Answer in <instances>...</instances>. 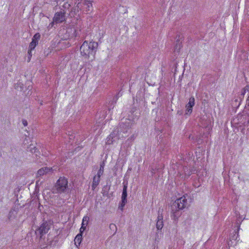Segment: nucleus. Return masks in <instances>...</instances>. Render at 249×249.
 <instances>
[{
  "instance_id": "obj_10",
  "label": "nucleus",
  "mask_w": 249,
  "mask_h": 249,
  "mask_svg": "<svg viewBox=\"0 0 249 249\" xmlns=\"http://www.w3.org/2000/svg\"><path fill=\"white\" fill-rule=\"evenodd\" d=\"M65 12L64 10H61L60 12H56L54 14L53 20L56 23H62L65 20Z\"/></svg>"
},
{
  "instance_id": "obj_26",
  "label": "nucleus",
  "mask_w": 249,
  "mask_h": 249,
  "mask_svg": "<svg viewBox=\"0 0 249 249\" xmlns=\"http://www.w3.org/2000/svg\"><path fill=\"white\" fill-rule=\"evenodd\" d=\"M22 124H23V125L24 126H27L28 125V122H27V121L26 120L23 119L22 120Z\"/></svg>"
},
{
  "instance_id": "obj_19",
  "label": "nucleus",
  "mask_w": 249,
  "mask_h": 249,
  "mask_svg": "<svg viewBox=\"0 0 249 249\" xmlns=\"http://www.w3.org/2000/svg\"><path fill=\"white\" fill-rule=\"evenodd\" d=\"M82 233H79L75 237L74 239V242L75 245L77 246V244H78V245H80L81 241H82Z\"/></svg>"
},
{
  "instance_id": "obj_29",
  "label": "nucleus",
  "mask_w": 249,
  "mask_h": 249,
  "mask_svg": "<svg viewBox=\"0 0 249 249\" xmlns=\"http://www.w3.org/2000/svg\"><path fill=\"white\" fill-rule=\"evenodd\" d=\"M181 37H180V36H178V38L176 40V44L177 45L178 44L179 45V44H180V39H181Z\"/></svg>"
},
{
  "instance_id": "obj_8",
  "label": "nucleus",
  "mask_w": 249,
  "mask_h": 249,
  "mask_svg": "<svg viewBox=\"0 0 249 249\" xmlns=\"http://www.w3.org/2000/svg\"><path fill=\"white\" fill-rule=\"evenodd\" d=\"M119 129L118 128L115 129L107 138V144H111L113 142H116L120 139Z\"/></svg>"
},
{
  "instance_id": "obj_35",
  "label": "nucleus",
  "mask_w": 249,
  "mask_h": 249,
  "mask_svg": "<svg viewBox=\"0 0 249 249\" xmlns=\"http://www.w3.org/2000/svg\"><path fill=\"white\" fill-rule=\"evenodd\" d=\"M134 139V136H131V137H130V141H132V140H133Z\"/></svg>"
},
{
  "instance_id": "obj_37",
  "label": "nucleus",
  "mask_w": 249,
  "mask_h": 249,
  "mask_svg": "<svg viewBox=\"0 0 249 249\" xmlns=\"http://www.w3.org/2000/svg\"><path fill=\"white\" fill-rule=\"evenodd\" d=\"M31 57H28V62H29V61H30V60H31Z\"/></svg>"
},
{
  "instance_id": "obj_33",
  "label": "nucleus",
  "mask_w": 249,
  "mask_h": 249,
  "mask_svg": "<svg viewBox=\"0 0 249 249\" xmlns=\"http://www.w3.org/2000/svg\"><path fill=\"white\" fill-rule=\"evenodd\" d=\"M47 244L49 245H53V241L52 240V241H48V240H47Z\"/></svg>"
},
{
  "instance_id": "obj_20",
  "label": "nucleus",
  "mask_w": 249,
  "mask_h": 249,
  "mask_svg": "<svg viewBox=\"0 0 249 249\" xmlns=\"http://www.w3.org/2000/svg\"><path fill=\"white\" fill-rule=\"evenodd\" d=\"M105 165V164L104 161H103L100 163V169L97 173V175H98V176H101L103 174Z\"/></svg>"
},
{
  "instance_id": "obj_13",
  "label": "nucleus",
  "mask_w": 249,
  "mask_h": 249,
  "mask_svg": "<svg viewBox=\"0 0 249 249\" xmlns=\"http://www.w3.org/2000/svg\"><path fill=\"white\" fill-rule=\"evenodd\" d=\"M53 171L52 168L47 167H42L38 170L37 172V177H41L47 173L53 172Z\"/></svg>"
},
{
  "instance_id": "obj_21",
  "label": "nucleus",
  "mask_w": 249,
  "mask_h": 249,
  "mask_svg": "<svg viewBox=\"0 0 249 249\" xmlns=\"http://www.w3.org/2000/svg\"><path fill=\"white\" fill-rule=\"evenodd\" d=\"M242 100L240 98L235 99L232 103V106L233 107L237 108L239 107Z\"/></svg>"
},
{
  "instance_id": "obj_25",
  "label": "nucleus",
  "mask_w": 249,
  "mask_h": 249,
  "mask_svg": "<svg viewBox=\"0 0 249 249\" xmlns=\"http://www.w3.org/2000/svg\"><path fill=\"white\" fill-rule=\"evenodd\" d=\"M54 22L55 21H54L53 20L49 24V25L47 27V28H48V30H50L52 28H53V27L54 26Z\"/></svg>"
},
{
  "instance_id": "obj_23",
  "label": "nucleus",
  "mask_w": 249,
  "mask_h": 249,
  "mask_svg": "<svg viewBox=\"0 0 249 249\" xmlns=\"http://www.w3.org/2000/svg\"><path fill=\"white\" fill-rule=\"evenodd\" d=\"M246 92V91L243 89H242L241 93L239 95V98L242 100L244 98V95Z\"/></svg>"
},
{
  "instance_id": "obj_18",
  "label": "nucleus",
  "mask_w": 249,
  "mask_h": 249,
  "mask_svg": "<svg viewBox=\"0 0 249 249\" xmlns=\"http://www.w3.org/2000/svg\"><path fill=\"white\" fill-rule=\"evenodd\" d=\"M110 188V185H106L103 187V188L102 189V193L103 196H107V197L109 196V191Z\"/></svg>"
},
{
  "instance_id": "obj_15",
  "label": "nucleus",
  "mask_w": 249,
  "mask_h": 249,
  "mask_svg": "<svg viewBox=\"0 0 249 249\" xmlns=\"http://www.w3.org/2000/svg\"><path fill=\"white\" fill-rule=\"evenodd\" d=\"M89 217L88 216H85L83 218L81 227L80 229V232L83 233L86 230V227L88 224Z\"/></svg>"
},
{
  "instance_id": "obj_6",
  "label": "nucleus",
  "mask_w": 249,
  "mask_h": 249,
  "mask_svg": "<svg viewBox=\"0 0 249 249\" xmlns=\"http://www.w3.org/2000/svg\"><path fill=\"white\" fill-rule=\"evenodd\" d=\"M52 223L50 221L44 220L39 227L36 230L35 232L37 236H39L40 239L46 234L51 228Z\"/></svg>"
},
{
  "instance_id": "obj_1",
  "label": "nucleus",
  "mask_w": 249,
  "mask_h": 249,
  "mask_svg": "<svg viewBox=\"0 0 249 249\" xmlns=\"http://www.w3.org/2000/svg\"><path fill=\"white\" fill-rule=\"evenodd\" d=\"M187 206V200L185 196L177 199L171 205L172 219L178 221L182 214L181 211Z\"/></svg>"
},
{
  "instance_id": "obj_9",
  "label": "nucleus",
  "mask_w": 249,
  "mask_h": 249,
  "mask_svg": "<svg viewBox=\"0 0 249 249\" xmlns=\"http://www.w3.org/2000/svg\"><path fill=\"white\" fill-rule=\"evenodd\" d=\"M127 182L125 183L123 182V189L122 195V200L120 204L119 208L122 210L123 209L124 207L125 206V204L127 202Z\"/></svg>"
},
{
  "instance_id": "obj_36",
  "label": "nucleus",
  "mask_w": 249,
  "mask_h": 249,
  "mask_svg": "<svg viewBox=\"0 0 249 249\" xmlns=\"http://www.w3.org/2000/svg\"><path fill=\"white\" fill-rule=\"evenodd\" d=\"M12 213V211H11L10 212H9V216H8V218L10 219V213Z\"/></svg>"
},
{
  "instance_id": "obj_2",
  "label": "nucleus",
  "mask_w": 249,
  "mask_h": 249,
  "mask_svg": "<svg viewBox=\"0 0 249 249\" xmlns=\"http://www.w3.org/2000/svg\"><path fill=\"white\" fill-rule=\"evenodd\" d=\"M98 47V42L93 40H85L80 48L81 55L85 59H89L90 56H92L94 58Z\"/></svg>"
},
{
  "instance_id": "obj_30",
  "label": "nucleus",
  "mask_w": 249,
  "mask_h": 249,
  "mask_svg": "<svg viewBox=\"0 0 249 249\" xmlns=\"http://www.w3.org/2000/svg\"><path fill=\"white\" fill-rule=\"evenodd\" d=\"M136 110H137L136 107H132L131 110V112L132 114H133Z\"/></svg>"
},
{
  "instance_id": "obj_11",
  "label": "nucleus",
  "mask_w": 249,
  "mask_h": 249,
  "mask_svg": "<svg viewBox=\"0 0 249 249\" xmlns=\"http://www.w3.org/2000/svg\"><path fill=\"white\" fill-rule=\"evenodd\" d=\"M40 35L39 33H37L34 35L32 38V41L29 44V48L30 49V50H34L38 44V40L40 39Z\"/></svg>"
},
{
  "instance_id": "obj_31",
  "label": "nucleus",
  "mask_w": 249,
  "mask_h": 249,
  "mask_svg": "<svg viewBox=\"0 0 249 249\" xmlns=\"http://www.w3.org/2000/svg\"><path fill=\"white\" fill-rule=\"evenodd\" d=\"M244 89L246 91H249V85H247L245 86V88H244Z\"/></svg>"
},
{
  "instance_id": "obj_24",
  "label": "nucleus",
  "mask_w": 249,
  "mask_h": 249,
  "mask_svg": "<svg viewBox=\"0 0 249 249\" xmlns=\"http://www.w3.org/2000/svg\"><path fill=\"white\" fill-rule=\"evenodd\" d=\"M30 151L32 153H36L37 152L38 149L36 147H34L33 148L30 147Z\"/></svg>"
},
{
  "instance_id": "obj_4",
  "label": "nucleus",
  "mask_w": 249,
  "mask_h": 249,
  "mask_svg": "<svg viewBox=\"0 0 249 249\" xmlns=\"http://www.w3.org/2000/svg\"><path fill=\"white\" fill-rule=\"evenodd\" d=\"M68 188V180L65 177H60L52 189L53 194H62L66 192Z\"/></svg>"
},
{
  "instance_id": "obj_7",
  "label": "nucleus",
  "mask_w": 249,
  "mask_h": 249,
  "mask_svg": "<svg viewBox=\"0 0 249 249\" xmlns=\"http://www.w3.org/2000/svg\"><path fill=\"white\" fill-rule=\"evenodd\" d=\"M132 124V122L129 119L122 120L119 125L120 133L122 132L124 133H127L128 130L131 128Z\"/></svg>"
},
{
  "instance_id": "obj_5",
  "label": "nucleus",
  "mask_w": 249,
  "mask_h": 249,
  "mask_svg": "<svg viewBox=\"0 0 249 249\" xmlns=\"http://www.w3.org/2000/svg\"><path fill=\"white\" fill-rule=\"evenodd\" d=\"M232 125L237 128L242 126L248 125L249 121L248 118H246L242 114H238L237 117L234 118L231 121Z\"/></svg>"
},
{
  "instance_id": "obj_34",
  "label": "nucleus",
  "mask_w": 249,
  "mask_h": 249,
  "mask_svg": "<svg viewBox=\"0 0 249 249\" xmlns=\"http://www.w3.org/2000/svg\"><path fill=\"white\" fill-rule=\"evenodd\" d=\"M134 139V136H131V137H130V141H132V140H133Z\"/></svg>"
},
{
  "instance_id": "obj_38",
  "label": "nucleus",
  "mask_w": 249,
  "mask_h": 249,
  "mask_svg": "<svg viewBox=\"0 0 249 249\" xmlns=\"http://www.w3.org/2000/svg\"><path fill=\"white\" fill-rule=\"evenodd\" d=\"M129 141V139H127V141L126 142H128Z\"/></svg>"
},
{
  "instance_id": "obj_3",
  "label": "nucleus",
  "mask_w": 249,
  "mask_h": 249,
  "mask_svg": "<svg viewBox=\"0 0 249 249\" xmlns=\"http://www.w3.org/2000/svg\"><path fill=\"white\" fill-rule=\"evenodd\" d=\"M92 1L90 0H81L77 4V9L76 8H72L71 11V14L72 16L76 15L79 10L82 11L83 13L88 14L93 10L92 4Z\"/></svg>"
},
{
  "instance_id": "obj_28",
  "label": "nucleus",
  "mask_w": 249,
  "mask_h": 249,
  "mask_svg": "<svg viewBox=\"0 0 249 249\" xmlns=\"http://www.w3.org/2000/svg\"><path fill=\"white\" fill-rule=\"evenodd\" d=\"M32 50H30V49L29 48V50L28 51V55L29 57H32Z\"/></svg>"
},
{
  "instance_id": "obj_17",
  "label": "nucleus",
  "mask_w": 249,
  "mask_h": 249,
  "mask_svg": "<svg viewBox=\"0 0 249 249\" xmlns=\"http://www.w3.org/2000/svg\"><path fill=\"white\" fill-rule=\"evenodd\" d=\"M240 222H239V223L237 222V223H236V225H237V231H235L233 232V235H232L230 237L231 241L232 240H236L238 237L239 236L238 231L240 229Z\"/></svg>"
},
{
  "instance_id": "obj_22",
  "label": "nucleus",
  "mask_w": 249,
  "mask_h": 249,
  "mask_svg": "<svg viewBox=\"0 0 249 249\" xmlns=\"http://www.w3.org/2000/svg\"><path fill=\"white\" fill-rule=\"evenodd\" d=\"M249 121V108H245L242 113Z\"/></svg>"
},
{
  "instance_id": "obj_27",
  "label": "nucleus",
  "mask_w": 249,
  "mask_h": 249,
  "mask_svg": "<svg viewBox=\"0 0 249 249\" xmlns=\"http://www.w3.org/2000/svg\"><path fill=\"white\" fill-rule=\"evenodd\" d=\"M109 228L110 229H113V228H115L116 231L117 230V227L116 226V225L114 224H110V225H109Z\"/></svg>"
},
{
  "instance_id": "obj_16",
  "label": "nucleus",
  "mask_w": 249,
  "mask_h": 249,
  "mask_svg": "<svg viewBox=\"0 0 249 249\" xmlns=\"http://www.w3.org/2000/svg\"><path fill=\"white\" fill-rule=\"evenodd\" d=\"M100 177L101 176H98V175H95L93 178V182L92 184V189L94 190L96 187L99 185V182L100 181Z\"/></svg>"
},
{
  "instance_id": "obj_12",
  "label": "nucleus",
  "mask_w": 249,
  "mask_h": 249,
  "mask_svg": "<svg viewBox=\"0 0 249 249\" xmlns=\"http://www.w3.org/2000/svg\"><path fill=\"white\" fill-rule=\"evenodd\" d=\"M195 98L194 97H191L189 98L188 103L186 105V113H191L192 112L193 107L195 105Z\"/></svg>"
},
{
  "instance_id": "obj_32",
  "label": "nucleus",
  "mask_w": 249,
  "mask_h": 249,
  "mask_svg": "<svg viewBox=\"0 0 249 249\" xmlns=\"http://www.w3.org/2000/svg\"><path fill=\"white\" fill-rule=\"evenodd\" d=\"M73 34L76 37L78 35V32L77 30L75 29Z\"/></svg>"
},
{
  "instance_id": "obj_14",
  "label": "nucleus",
  "mask_w": 249,
  "mask_h": 249,
  "mask_svg": "<svg viewBox=\"0 0 249 249\" xmlns=\"http://www.w3.org/2000/svg\"><path fill=\"white\" fill-rule=\"evenodd\" d=\"M163 226V216L162 214H160L159 213H158V216L157 217V221L156 224V228L158 230H161Z\"/></svg>"
}]
</instances>
